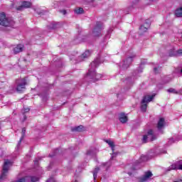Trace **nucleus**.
<instances>
[{
    "label": "nucleus",
    "instance_id": "2f4dec72",
    "mask_svg": "<svg viewBox=\"0 0 182 182\" xmlns=\"http://www.w3.org/2000/svg\"><path fill=\"white\" fill-rule=\"evenodd\" d=\"M146 159V156H141V160H144Z\"/></svg>",
    "mask_w": 182,
    "mask_h": 182
},
{
    "label": "nucleus",
    "instance_id": "72a5a7b5",
    "mask_svg": "<svg viewBox=\"0 0 182 182\" xmlns=\"http://www.w3.org/2000/svg\"><path fill=\"white\" fill-rule=\"evenodd\" d=\"M131 79H132L131 77L127 78V82H130V80H131Z\"/></svg>",
    "mask_w": 182,
    "mask_h": 182
},
{
    "label": "nucleus",
    "instance_id": "a211bd4d",
    "mask_svg": "<svg viewBox=\"0 0 182 182\" xmlns=\"http://www.w3.org/2000/svg\"><path fill=\"white\" fill-rule=\"evenodd\" d=\"M175 15L177 18H182V7L176 10Z\"/></svg>",
    "mask_w": 182,
    "mask_h": 182
},
{
    "label": "nucleus",
    "instance_id": "dca6fc26",
    "mask_svg": "<svg viewBox=\"0 0 182 182\" xmlns=\"http://www.w3.org/2000/svg\"><path fill=\"white\" fill-rule=\"evenodd\" d=\"M127 116H126L125 113L122 112L119 114V122L121 123H127Z\"/></svg>",
    "mask_w": 182,
    "mask_h": 182
},
{
    "label": "nucleus",
    "instance_id": "a878e982",
    "mask_svg": "<svg viewBox=\"0 0 182 182\" xmlns=\"http://www.w3.org/2000/svg\"><path fill=\"white\" fill-rule=\"evenodd\" d=\"M154 73H159L160 72V68H154Z\"/></svg>",
    "mask_w": 182,
    "mask_h": 182
},
{
    "label": "nucleus",
    "instance_id": "58836bf2",
    "mask_svg": "<svg viewBox=\"0 0 182 182\" xmlns=\"http://www.w3.org/2000/svg\"><path fill=\"white\" fill-rule=\"evenodd\" d=\"M161 153H164V154H165V153H166V151H164L163 152H161Z\"/></svg>",
    "mask_w": 182,
    "mask_h": 182
},
{
    "label": "nucleus",
    "instance_id": "7ed1b4c3",
    "mask_svg": "<svg viewBox=\"0 0 182 182\" xmlns=\"http://www.w3.org/2000/svg\"><path fill=\"white\" fill-rule=\"evenodd\" d=\"M156 95H146L144 97L142 101H141V112H146L147 110V103H150L154 99Z\"/></svg>",
    "mask_w": 182,
    "mask_h": 182
},
{
    "label": "nucleus",
    "instance_id": "c85d7f7f",
    "mask_svg": "<svg viewBox=\"0 0 182 182\" xmlns=\"http://www.w3.org/2000/svg\"><path fill=\"white\" fill-rule=\"evenodd\" d=\"M31 109L29 108L24 109V113H28Z\"/></svg>",
    "mask_w": 182,
    "mask_h": 182
},
{
    "label": "nucleus",
    "instance_id": "e433bc0d",
    "mask_svg": "<svg viewBox=\"0 0 182 182\" xmlns=\"http://www.w3.org/2000/svg\"><path fill=\"white\" fill-rule=\"evenodd\" d=\"M129 176H132V172H128Z\"/></svg>",
    "mask_w": 182,
    "mask_h": 182
},
{
    "label": "nucleus",
    "instance_id": "4be33fe9",
    "mask_svg": "<svg viewBox=\"0 0 182 182\" xmlns=\"http://www.w3.org/2000/svg\"><path fill=\"white\" fill-rule=\"evenodd\" d=\"M83 130V126L80 125L73 129V132H82Z\"/></svg>",
    "mask_w": 182,
    "mask_h": 182
},
{
    "label": "nucleus",
    "instance_id": "f03ea898",
    "mask_svg": "<svg viewBox=\"0 0 182 182\" xmlns=\"http://www.w3.org/2000/svg\"><path fill=\"white\" fill-rule=\"evenodd\" d=\"M0 25L1 26L12 28L15 25V21L11 18H6L5 13H0Z\"/></svg>",
    "mask_w": 182,
    "mask_h": 182
},
{
    "label": "nucleus",
    "instance_id": "7c9ffc66",
    "mask_svg": "<svg viewBox=\"0 0 182 182\" xmlns=\"http://www.w3.org/2000/svg\"><path fill=\"white\" fill-rule=\"evenodd\" d=\"M85 2H87V4H90V2H93V0H85Z\"/></svg>",
    "mask_w": 182,
    "mask_h": 182
},
{
    "label": "nucleus",
    "instance_id": "4468645a",
    "mask_svg": "<svg viewBox=\"0 0 182 182\" xmlns=\"http://www.w3.org/2000/svg\"><path fill=\"white\" fill-rule=\"evenodd\" d=\"M23 51V45L18 44L16 47L14 48L13 52L15 55L18 53H21V52Z\"/></svg>",
    "mask_w": 182,
    "mask_h": 182
},
{
    "label": "nucleus",
    "instance_id": "4c0bfd02",
    "mask_svg": "<svg viewBox=\"0 0 182 182\" xmlns=\"http://www.w3.org/2000/svg\"><path fill=\"white\" fill-rule=\"evenodd\" d=\"M55 155H50V157H53Z\"/></svg>",
    "mask_w": 182,
    "mask_h": 182
},
{
    "label": "nucleus",
    "instance_id": "473e14b6",
    "mask_svg": "<svg viewBox=\"0 0 182 182\" xmlns=\"http://www.w3.org/2000/svg\"><path fill=\"white\" fill-rule=\"evenodd\" d=\"M34 164H36V166H38V159H36V160L34 161Z\"/></svg>",
    "mask_w": 182,
    "mask_h": 182
},
{
    "label": "nucleus",
    "instance_id": "0eeeda50",
    "mask_svg": "<svg viewBox=\"0 0 182 182\" xmlns=\"http://www.w3.org/2000/svg\"><path fill=\"white\" fill-rule=\"evenodd\" d=\"M156 140V136L153 134V130L148 131L147 135H144L142 139L143 143H147V141H153Z\"/></svg>",
    "mask_w": 182,
    "mask_h": 182
},
{
    "label": "nucleus",
    "instance_id": "f257e3e1",
    "mask_svg": "<svg viewBox=\"0 0 182 182\" xmlns=\"http://www.w3.org/2000/svg\"><path fill=\"white\" fill-rule=\"evenodd\" d=\"M99 65H100V59L96 58L90 65L87 77L90 79L91 82H97V80H100V79L103 77L102 74H97L96 71H95V69H96Z\"/></svg>",
    "mask_w": 182,
    "mask_h": 182
},
{
    "label": "nucleus",
    "instance_id": "aec40b11",
    "mask_svg": "<svg viewBox=\"0 0 182 182\" xmlns=\"http://www.w3.org/2000/svg\"><path fill=\"white\" fill-rule=\"evenodd\" d=\"M91 53L90 50H86L84 53H82V56L80 58H82V59H86V58H89L90 56Z\"/></svg>",
    "mask_w": 182,
    "mask_h": 182
},
{
    "label": "nucleus",
    "instance_id": "b1692460",
    "mask_svg": "<svg viewBox=\"0 0 182 182\" xmlns=\"http://www.w3.org/2000/svg\"><path fill=\"white\" fill-rule=\"evenodd\" d=\"M75 14H83L84 11H83L82 8H78L75 10Z\"/></svg>",
    "mask_w": 182,
    "mask_h": 182
},
{
    "label": "nucleus",
    "instance_id": "a19ab883",
    "mask_svg": "<svg viewBox=\"0 0 182 182\" xmlns=\"http://www.w3.org/2000/svg\"><path fill=\"white\" fill-rule=\"evenodd\" d=\"M75 182H77V181H75Z\"/></svg>",
    "mask_w": 182,
    "mask_h": 182
},
{
    "label": "nucleus",
    "instance_id": "423d86ee",
    "mask_svg": "<svg viewBox=\"0 0 182 182\" xmlns=\"http://www.w3.org/2000/svg\"><path fill=\"white\" fill-rule=\"evenodd\" d=\"M102 29H103V23L101 22H97L92 31L93 36H100V35H102Z\"/></svg>",
    "mask_w": 182,
    "mask_h": 182
},
{
    "label": "nucleus",
    "instance_id": "bb28decb",
    "mask_svg": "<svg viewBox=\"0 0 182 182\" xmlns=\"http://www.w3.org/2000/svg\"><path fill=\"white\" fill-rule=\"evenodd\" d=\"M168 143V144H171L174 143V138L169 139Z\"/></svg>",
    "mask_w": 182,
    "mask_h": 182
},
{
    "label": "nucleus",
    "instance_id": "c756f323",
    "mask_svg": "<svg viewBox=\"0 0 182 182\" xmlns=\"http://www.w3.org/2000/svg\"><path fill=\"white\" fill-rule=\"evenodd\" d=\"M61 14H63V15H66V10H61Z\"/></svg>",
    "mask_w": 182,
    "mask_h": 182
},
{
    "label": "nucleus",
    "instance_id": "2eb2a0df",
    "mask_svg": "<svg viewBox=\"0 0 182 182\" xmlns=\"http://www.w3.org/2000/svg\"><path fill=\"white\" fill-rule=\"evenodd\" d=\"M149 28H150V21H146L144 25L140 26L139 31H141V32H147Z\"/></svg>",
    "mask_w": 182,
    "mask_h": 182
},
{
    "label": "nucleus",
    "instance_id": "1a4fd4ad",
    "mask_svg": "<svg viewBox=\"0 0 182 182\" xmlns=\"http://www.w3.org/2000/svg\"><path fill=\"white\" fill-rule=\"evenodd\" d=\"M168 171L171 170H182V160L178 161L173 164L171 166L168 168Z\"/></svg>",
    "mask_w": 182,
    "mask_h": 182
},
{
    "label": "nucleus",
    "instance_id": "f704fd0d",
    "mask_svg": "<svg viewBox=\"0 0 182 182\" xmlns=\"http://www.w3.org/2000/svg\"><path fill=\"white\" fill-rule=\"evenodd\" d=\"M24 120H26V115H23Z\"/></svg>",
    "mask_w": 182,
    "mask_h": 182
},
{
    "label": "nucleus",
    "instance_id": "ea45409f",
    "mask_svg": "<svg viewBox=\"0 0 182 182\" xmlns=\"http://www.w3.org/2000/svg\"><path fill=\"white\" fill-rule=\"evenodd\" d=\"M171 56H174V55H173V54H171Z\"/></svg>",
    "mask_w": 182,
    "mask_h": 182
},
{
    "label": "nucleus",
    "instance_id": "c9c22d12",
    "mask_svg": "<svg viewBox=\"0 0 182 182\" xmlns=\"http://www.w3.org/2000/svg\"><path fill=\"white\" fill-rule=\"evenodd\" d=\"M52 180H53V179H48V180L47 181V182H50V181H52Z\"/></svg>",
    "mask_w": 182,
    "mask_h": 182
},
{
    "label": "nucleus",
    "instance_id": "5701e85b",
    "mask_svg": "<svg viewBox=\"0 0 182 182\" xmlns=\"http://www.w3.org/2000/svg\"><path fill=\"white\" fill-rule=\"evenodd\" d=\"M96 153H97V150H95V151L90 149V150L87 151V156H95V154H96Z\"/></svg>",
    "mask_w": 182,
    "mask_h": 182
},
{
    "label": "nucleus",
    "instance_id": "f8f14e48",
    "mask_svg": "<svg viewBox=\"0 0 182 182\" xmlns=\"http://www.w3.org/2000/svg\"><path fill=\"white\" fill-rule=\"evenodd\" d=\"M106 143L111 147V149L112 151V155L111 156V160H113L114 157H116L117 156V153L114 152V142L110 140H107Z\"/></svg>",
    "mask_w": 182,
    "mask_h": 182
},
{
    "label": "nucleus",
    "instance_id": "9d476101",
    "mask_svg": "<svg viewBox=\"0 0 182 182\" xmlns=\"http://www.w3.org/2000/svg\"><path fill=\"white\" fill-rule=\"evenodd\" d=\"M151 177H153V173H151V171H147L144 172V176L140 178L139 181L140 182L149 181V180H150Z\"/></svg>",
    "mask_w": 182,
    "mask_h": 182
},
{
    "label": "nucleus",
    "instance_id": "f3484780",
    "mask_svg": "<svg viewBox=\"0 0 182 182\" xmlns=\"http://www.w3.org/2000/svg\"><path fill=\"white\" fill-rule=\"evenodd\" d=\"M25 133H26V128H23L22 129V136L17 144V149H19V146H21V143H22V140H23V138L25 137Z\"/></svg>",
    "mask_w": 182,
    "mask_h": 182
},
{
    "label": "nucleus",
    "instance_id": "412c9836",
    "mask_svg": "<svg viewBox=\"0 0 182 182\" xmlns=\"http://www.w3.org/2000/svg\"><path fill=\"white\" fill-rule=\"evenodd\" d=\"M168 93H173V95H178V91L174 88H169L167 90Z\"/></svg>",
    "mask_w": 182,
    "mask_h": 182
},
{
    "label": "nucleus",
    "instance_id": "39448f33",
    "mask_svg": "<svg viewBox=\"0 0 182 182\" xmlns=\"http://www.w3.org/2000/svg\"><path fill=\"white\" fill-rule=\"evenodd\" d=\"M39 181V178L37 176H23L14 182H36Z\"/></svg>",
    "mask_w": 182,
    "mask_h": 182
},
{
    "label": "nucleus",
    "instance_id": "6e6552de",
    "mask_svg": "<svg viewBox=\"0 0 182 182\" xmlns=\"http://www.w3.org/2000/svg\"><path fill=\"white\" fill-rule=\"evenodd\" d=\"M16 84H17V87H16L17 92H22L23 89H25V86L26 85V80L25 78L18 80L16 81Z\"/></svg>",
    "mask_w": 182,
    "mask_h": 182
},
{
    "label": "nucleus",
    "instance_id": "20e7f679",
    "mask_svg": "<svg viewBox=\"0 0 182 182\" xmlns=\"http://www.w3.org/2000/svg\"><path fill=\"white\" fill-rule=\"evenodd\" d=\"M11 166H12V162L11 161L6 160L4 161V164L3 166V171H2L1 175L0 176V178L1 180L5 178V177H6V176H8V171H9V167H11Z\"/></svg>",
    "mask_w": 182,
    "mask_h": 182
},
{
    "label": "nucleus",
    "instance_id": "393cba45",
    "mask_svg": "<svg viewBox=\"0 0 182 182\" xmlns=\"http://www.w3.org/2000/svg\"><path fill=\"white\" fill-rule=\"evenodd\" d=\"M23 9H24V7H23V4H21V6L16 7V11H23Z\"/></svg>",
    "mask_w": 182,
    "mask_h": 182
},
{
    "label": "nucleus",
    "instance_id": "9b49d317",
    "mask_svg": "<svg viewBox=\"0 0 182 182\" xmlns=\"http://www.w3.org/2000/svg\"><path fill=\"white\" fill-rule=\"evenodd\" d=\"M133 62V57H128L126 60H124L121 69H127L130 64Z\"/></svg>",
    "mask_w": 182,
    "mask_h": 182
},
{
    "label": "nucleus",
    "instance_id": "cd10ccee",
    "mask_svg": "<svg viewBox=\"0 0 182 182\" xmlns=\"http://www.w3.org/2000/svg\"><path fill=\"white\" fill-rule=\"evenodd\" d=\"M176 53L178 56H182V50H178Z\"/></svg>",
    "mask_w": 182,
    "mask_h": 182
},
{
    "label": "nucleus",
    "instance_id": "ddd939ff",
    "mask_svg": "<svg viewBox=\"0 0 182 182\" xmlns=\"http://www.w3.org/2000/svg\"><path fill=\"white\" fill-rule=\"evenodd\" d=\"M165 124H166V121L164 120V118H160L157 124L158 130H159V132H161V130L164 129Z\"/></svg>",
    "mask_w": 182,
    "mask_h": 182
},
{
    "label": "nucleus",
    "instance_id": "6ab92c4d",
    "mask_svg": "<svg viewBox=\"0 0 182 182\" xmlns=\"http://www.w3.org/2000/svg\"><path fill=\"white\" fill-rule=\"evenodd\" d=\"M21 4L24 8H31L32 6V3L30 1H23Z\"/></svg>",
    "mask_w": 182,
    "mask_h": 182
}]
</instances>
